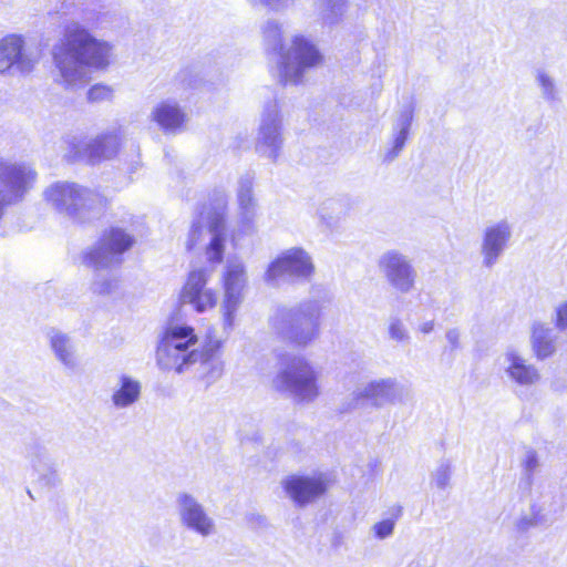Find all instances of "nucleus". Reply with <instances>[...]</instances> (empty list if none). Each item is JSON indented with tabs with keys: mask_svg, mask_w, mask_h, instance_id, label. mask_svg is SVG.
<instances>
[{
	"mask_svg": "<svg viewBox=\"0 0 567 567\" xmlns=\"http://www.w3.org/2000/svg\"><path fill=\"white\" fill-rule=\"evenodd\" d=\"M76 6L81 21L69 23L59 43L52 49L56 81L65 87L85 83L92 71L106 70L114 58V45L96 38L91 29H97L105 16L100 0H71Z\"/></svg>",
	"mask_w": 567,
	"mask_h": 567,
	"instance_id": "1",
	"label": "nucleus"
},
{
	"mask_svg": "<svg viewBox=\"0 0 567 567\" xmlns=\"http://www.w3.org/2000/svg\"><path fill=\"white\" fill-rule=\"evenodd\" d=\"M221 341L208 339L200 347L193 327L171 323L164 331L156 350V363L163 371L184 373L195 371L207 381H215L223 373L219 358Z\"/></svg>",
	"mask_w": 567,
	"mask_h": 567,
	"instance_id": "2",
	"label": "nucleus"
},
{
	"mask_svg": "<svg viewBox=\"0 0 567 567\" xmlns=\"http://www.w3.org/2000/svg\"><path fill=\"white\" fill-rule=\"evenodd\" d=\"M133 243L131 235L120 228H112L82 252V264L94 271L91 284L94 295L111 296L117 290L118 278L112 269L122 262L123 254Z\"/></svg>",
	"mask_w": 567,
	"mask_h": 567,
	"instance_id": "3",
	"label": "nucleus"
},
{
	"mask_svg": "<svg viewBox=\"0 0 567 567\" xmlns=\"http://www.w3.org/2000/svg\"><path fill=\"white\" fill-rule=\"evenodd\" d=\"M262 33L268 47L280 52V81L284 84L299 83L307 70L322 63L323 58L317 47L302 35L293 37L290 45L285 48L281 25L277 21H267Z\"/></svg>",
	"mask_w": 567,
	"mask_h": 567,
	"instance_id": "4",
	"label": "nucleus"
},
{
	"mask_svg": "<svg viewBox=\"0 0 567 567\" xmlns=\"http://www.w3.org/2000/svg\"><path fill=\"white\" fill-rule=\"evenodd\" d=\"M321 315V303L307 299L291 307L277 308L270 318V327L285 342L306 348L320 334Z\"/></svg>",
	"mask_w": 567,
	"mask_h": 567,
	"instance_id": "5",
	"label": "nucleus"
},
{
	"mask_svg": "<svg viewBox=\"0 0 567 567\" xmlns=\"http://www.w3.org/2000/svg\"><path fill=\"white\" fill-rule=\"evenodd\" d=\"M43 198L56 213L79 223L97 218L107 204L101 194L68 182L50 185L43 192Z\"/></svg>",
	"mask_w": 567,
	"mask_h": 567,
	"instance_id": "6",
	"label": "nucleus"
},
{
	"mask_svg": "<svg viewBox=\"0 0 567 567\" xmlns=\"http://www.w3.org/2000/svg\"><path fill=\"white\" fill-rule=\"evenodd\" d=\"M319 371L305 358H296L279 372L272 384L297 402H313L320 394Z\"/></svg>",
	"mask_w": 567,
	"mask_h": 567,
	"instance_id": "7",
	"label": "nucleus"
},
{
	"mask_svg": "<svg viewBox=\"0 0 567 567\" xmlns=\"http://www.w3.org/2000/svg\"><path fill=\"white\" fill-rule=\"evenodd\" d=\"M220 280L223 286L220 303L223 328L225 331H230L235 324L236 313L244 301L248 282L244 261L237 257L228 258Z\"/></svg>",
	"mask_w": 567,
	"mask_h": 567,
	"instance_id": "8",
	"label": "nucleus"
},
{
	"mask_svg": "<svg viewBox=\"0 0 567 567\" xmlns=\"http://www.w3.org/2000/svg\"><path fill=\"white\" fill-rule=\"evenodd\" d=\"M37 181L28 164L0 157V219L8 206L21 202Z\"/></svg>",
	"mask_w": 567,
	"mask_h": 567,
	"instance_id": "9",
	"label": "nucleus"
},
{
	"mask_svg": "<svg viewBox=\"0 0 567 567\" xmlns=\"http://www.w3.org/2000/svg\"><path fill=\"white\" fill-rule=\"evenodd\" d=\"M226 196L223 194L219 198V208L221 212L215 213L208 218L207 226H203L199 221L194 223L189 230L186 247L192 250L203 241L208 239L206 244L205 255L209 262L219 264L223 260L225 243H226V221L224 209L226 208Z\"/></svg>",
	"mask_w": 567,
	"mask_h": 567,
	"instance_id": "10",
	"label": "nucleus"
},
{
	"mask_svg": "<svg viewBox=\"0 0 567 567\" xmlns=\"http://www.w3.org/2000/svg\"><path fill=\"white\" fill-rule=\"evenodd\" d=\"M282 146V115L278 101L271 100L261 111L255 148L259 155L277 162Z\"/></svg>",
	"mask_w": 567,
	"mask_h": 567,
	"instance_id": "11",
	"label": "nucleus"
},
{
	"mask_svg": "<svg viewBox=\"0 0 567 567\" xmlns=\"http://www.w3.org/2000/svg\"><path fill=\"white\" fill-rule=\"evenodd\" d=\"M213 271L207 267L190 270L178 293L179 303L190 306L197 313L214 309L217 306L218 292L208 286Z\"/></svg>",
	"mask_w": 567,
	"mask_h": 567,
	"instance_id": "12",
	"label": "nucleus"
},
{
	"mask_svg": "<svg viewBox=\"0 0 567 567\" xmlns=\"http://www.w3.org/2000/svg\"><path fill=\"white\" fill-rule=\"evenodd\" d=\"M315 266L310 255L302 248H290L281 252L267 268L265 281L277 285L284 278L308 279Z\"/></svg>",
	"mask_w": 567,
	"mask_h": 567,
	"instance_id": "13",
	"label": "nucleus"
},
{
	"mask_svg": "<svg viewBox=\"0 0 567 567\" xmlns=\"http://www.w3.org/2000/svg\"><path fill=\"white\" fill-rule=\"evenodd\" d=\"M357 405L369 404L374 409L401 403L404 386L395 378H379L362 383L352 393Z\"/></svg>",
	"mask_w": 567,
	"mask_h": 567,
	"instance_id": "14",
	"label": "nucleus"
},
{
	"mask_svg": "<svg viewBox=\"0 0 567 567\" xmlns=\"http://www.w3.org/2000/svg\"><path fill=\"white\" fill-rule=\"evenodd\" d=\"M176 512L183 528L204 538L216 534L215 519L194 495L187 492L178 493L176 496Z\"/></svg>",
	"mask_w": 567,
	"mask_h": 567,
	"instance_id": "15",
	"label": "nucleus"
},
{
	"mask_svg": "<svg viewBox=\"0 0 567 567\" xmlns=\"http://www.w3.org/2000/svg\"><path fill=\"white\" fill-rule=\"evenodd\" d=\"M380 272L388 284L401 293H408L414 288L416 272L411 260L398 250L383 252L378 261Z\"/></svg>",
	"mask_w": 567,
	"mask_h": 567,
	"instance_id": "16",
	"label": "nucleus"
},
{
	"mask_svg": "<svg viewBox=\"0 0 567 567\" xmlns=\"http://www.w3.org/2000/svg\"><path fill=\"white\" fill-rule=\"evenodd\" d=\"M513 237V225L507 219H501L487 225L482 234L480 254L482 266L493 268L507 249Z\"/></svg>",
	"mask_w": 567,
	"mask_h": 567,
	"instance_id": "17",
	"label": "nucleus"
},
{
	"mask_svg": "<svg viewBox=\"0 0 567 567\" xmlns=\"http://www.w3.org/2000/svg\"><path fill=\"white\" fill-rule=\"evenodd\" d=\"M281 486L295 505L303 507L328 489V478L324 474L297 475L292 474L281 481Z\"/></svg>",
	"mask_w": 567,
	"mask_h": 567,
	"instance_id": "18",
	"label": "nucleus"
},
{
	"mask_svg": "<svg viewBox=\"0 0 567 567\" xmlns=\"http://www.w3.org/2000/svg\"><path fill=\"white\" fill-rule=\"evenodd\" d=\"M38 55L24 48L23 40L17 35L6 37L0 41V73L16 70L29 73L38 63Z\"/></svg>",
	"mask_w": 567,
	"mask_h": 567,
	"instance_id": "19",
	"label": "nucleus"
},
{
	"mask_svg": "<svg viewBox=\"0 0 567 567\" xmlns=\"http://www.w3.org/2000/svg\"><path fill=\"white\" fill-rule=\"evenodd\" d=\"M501 367L506 377L522 386H532L540 380L538 369L515 349H507L501 358Z\"/></svg>",
	"mask_w": 567,
	"mask_h": 567,
	"instance_id": "20",
	"label": "nucleus"
},
{
	"mask_svg": "<svg viewBox=\"0 0 567 567\" xmlns=\"http://www.w3.org/2000/svg\"><path fill=\"white\" fill-rule=\"evenodd\" d=\"M45 338L54 359L66 371H78L80 368V358L72 337L60 329L50 328L45 332Z\"/></svg>",
	"mask_w": 567,
	"mask_h": 567,
	"instance_id": "21",
	"label": "nucleus"
},
{
	"mask_svg": "<svg viewBox=\"0 0 567 567\" xmlns=\"http://www.w3.org/2000/svg\"><path fill=\"white\" fill-rule=\"evenodd\" d=\"M254 181L249 175L238 182L237 204L239 224L245 231H252L257 218L258 204L252 192Z\"/></svg>",
	"mask_w": 567,
	"mask_h": 567,
	"instance_id": "22",
	"label": "nucleus"
},
{
	"mask_svg": "<svg viewBox=\"0 0 567 567\" xmlns=\"http://www.w3.org/2000/svg\"><path fill=\"white\" fill-rule=\"evenodd\" d=\"M151 118L165 133L175 134L184 128L187 116L176 101L165 100L154 106Z\"/></svg>",
	"mask_w": 567,
	"mask_h": 567,
	"instance_id": "23",
	"label": "nucleus"
},
{
	"mask_svg": "<svg viewBox=\"0 0 567 567\" xmlns=\"http://www.w3.org/2000/svg\"><path fill=\"white\" fill-rule=\"evenodd\" d=\"M142 395V383L138 379L122 373L112 389L111 403L116 410H126L135 405Z\"/></svg>",
	"mask_w": 567,
	"mask_h": 567,
	"instance_id": "24",
	"label": "nucleus"
},
{
	"mask_svg": "<svg viewBox=\"0 0 567 567\" xmlns=\"http://www.w3.org/2000/svg\"><path fill=\"white\" fill-rule=\"evenodd\" d=\"M24 456L33 471L39 473L42 480H47L48 482H54L56 480L52 456L43 442L32 440L25 443Z\"/></svg>",
	"mask_w": 567,
	"mask_h": 567,
	"instance_id": "25",
	"label": "nucleus"
},
{
	"mask_svg": "<svg viewBox=\"0 0 567 567\" xmlns=\"http://www.w3.org/2000/svg\"><path fill=\"white\" fill-rule=\"evenodd\" d=\"M123 138L122 130L107 131L86 144V155L92 161L112 158L117 154Z\"/></svg>",
	"mask_w": 567,
	"mask_h": 567,
	"instance_id": "26",
	"label": "nucleus"
},
{
	"mask_svg": "<svg viewBox=\"0 0 567 567\" xmlns=\"http://www.w3.org/2000/svg\"><path fill=\"white\" fill-rule=\"evenodd\" d=\"M530 343L538 360H545L556 351V337L550 328L542 323L533 324Z\"/></svg>",
	"mask_w": 567,
	"mask_h": 567,
	"instance_id": "27",
	"label": "nucleus"
},
{
	"mask_svg": "<svg viewBox=\"0 0 567 567\" xmlns=\"http://www.w3.org/2000/svg\"><path fill=\"white\" fill-rule=\"evenodd\" d=\"M413 121V107L412 105H408L404 107L396 120L395 123V130L398 131L394 141H393V147L386 155V157L392 161L394 159L400 152L403 150L405 142L408 140L409 130L411 127Z\"/></svg>",
	"mask_w": 567,
	"mask_h": 567,
	"instance_id": "28",
	"label": "nucleus"
},
{
	"mask_svg": "<svg viewBox=\"0 0 567 567\" xmlns=\"http://www.w3.org/2000/svg\"><path fill=\"white\" fill-rule=\"evenodd\" d=\"M320 18L329 24L341 20L347 11V0H313Z\"/></svg>",
	"mask_w": 567,
	"mask_h": 567,
	"instance_id": "29",
	"label": "nucleus"
},
{
	"mask_svg": "<svg viewBox=\"0 0 567 567\" xmlns=\"http://www.w3.org/2000/svg\"><path fill=\"white\" fill-rule=\"evenodd\" d=\"M386 336L388 339L396 346H408L411 343V333L405 322L392 316L386 321Z\"/></svg>",
	"mask_w": 567,
	"mask_h": 567,
	"instance_id": "30",
	"label": "nucleus"
},
{
	"mask_svg": "<svg viewBox=\"0 0 567 567\" xmlns=\"http://www.w3.org/2000/svg\"><path fill=\"white\" fill-rule=\"evenodd\" d=\"M535 81L539 87L542 97L549 103L558 101V89L555 79L543 69L535 72Z\"/></svg>",
	"mask_w": 567,
	"mask_h": 567,
	"instance_id": "31",
	"label": "nucleus"
},
{
	"mask_svg": "<svg viewBox=\"0 0 567 567\" xmlns=\"http://www.w3.org/2000/svg\"><path fill=\"white\" fill-rule=\"evenodd\" d=\"M452 476V464L449 460L439 463L431 474V484L436 488L444 491L450 486Z\"/></svg>",
	"mask_w": 567,
	"mask_h": 567,
	"instance_id": "32",
	"label": "nucleus"
},
{
	"mask_svg": "<svg viewBox=\"0 0 567 567\" xmlns=\"http://www.w3.org/2000/svg\"><path fill=\"white\" fill-rule=\"evenodd\" d=\"M401 516V508H396L392 517L382 519L372 525L371 530L375 538L383 540L391 537L394 533L398 518Z\"/></svg>",
	"mask_w": 567,
	"mask_h": 567,
	"instance_id": "33",
	"label": "nucleus"
},
{
	"mask_svg": "<svg viewBox=\"0 0 567 567\" xmlns=\"http://www.w3.org/2000/svg\"><path fill=\"white\" fill-rule=\"evenodd\" d=\"M339 203L333 199H327L320 204L318 208V216L322 224L331 228L337 224L339 214Z\"/></svg>",
	"mask_w": 567,
	"mask_h": 567,
	"instance_id": "34",
	"label": "nucleus"
},
{
	"mask_svg": "<svg viewBox=\"0 0 567 567\" xmlns=\"http://www.w3.org/2000/svg\"><path fill=\"white\" fill-rule=\"evenodd\" d=\"M113 95V89L105 84H95L86 93L87 100L94 103L111 101Z\"/></svg>",
	"mask_w": 567,
	"mask_h": 567,
	"instance_id": "35",
	"label": "nucleus"
},
{
	"mask_svg": "<svg viewBox=\"0 0 567 567\" xmlns=\"http://www.w3.org/2000/svg\"><path fill=\"white\" fill-rule=\"evenodd\" d=\"M522 464H523L525 475L527 476L528 480H530L532 476L534 475V473L539 467V461H538L537 453L534 450L526 451Z\"/></svg>",
	"mask_w": 567,
	"mask_h": 567,
	"instance_id": "36",
	"label": "nucleus"
},
{
	"mask_svg": "<svg viewBox=\"0 0 567 567\" xmlns=\"http://www.w3.org/2000/svg\"><path fill=\"white\" fill-rule=\"evenodd\" d=\"M445 340L447 349L451 353L458 351L463 348L462 332L458 328H450L445 332Z\"/></svg>",
	"mask_w": 567,
	"mask_h": 567,
	"instance_id": "37",
	"label": "nucleus"
},
{
	"mask_svg": "<svg viewBox=\"0 0 567 567\" xmlns=\"http://www.w3.org/2000/svg\"><path fill=\"white\" fill-rule=\"evenodd\" d=\"M252 7L268 8L270 10H279L284 8L287 0H247Z\"/></svg>",
	"mask_w": 567,
	"mask_h": 567,
	"instance_id": "38",
	"label": "nucleus"
},
{
	"mask_svg": "<svg viewBox=\"0 0 567 567\" xmlns=\"http://www.w3.org/2000/svg\"><path fill=\"white\" fill-rule=\"evenodd\" d=\"M556 324L561 330L567 329V301L557 308Z\"/></svg>",
	"mask_w": 567,
	"mask_h": 567,
	"instance_id": "39",
	"label": "nucleus"
},
{
	"mask_svg": "<svg viewBox=\"0 0 567 567\" xmlns=\"http://www.w3.org/2000/svg\"><path fill=\"white\" fill-rule=\"evenodd\" d=\"M435 329V321L434 320H426L419 324L417 331L422 334H430Z\"/></svg>",
	"mask_w": 567,
	"mask_h": 567,
	"instance_id": "40",
	"label": "nucleus"
},
{
	"mask_svg": "<svg viewBox=\"0 0 567 567\" xmlns=\"http://www.w3.org/2000/svg\"><path fill=\"white\" fill-rule=\"evenodd\" d=\"M519 527H522V528H524V527H525V523H524V520H520Z\"/></svg>",
	"mask_w": 567,
	"mask_h": 567,
	"instance_id": "41",
	"label": "nucleus"
},
{
	"mask_svg": "<svg viewBox=\"0 0 567 567\" xmlns=\"http://www.w3.org/2000/svg\"><path fill=\"white\" fill-rule=\"evenodd\" d=\"M69 3L72 4V1L68 0V3H65V7H69Z\"/></svg>",
	"mask_w": 567,
	"mask_h": 567,
	"instance_id": "42",
	"label": "nucleus"
}]
</instances>
